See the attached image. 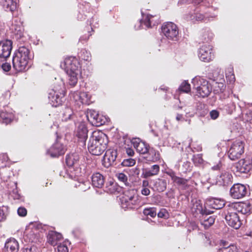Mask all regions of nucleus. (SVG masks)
<instances>
[{"label":"nucleus","mask_w":252,"mask_h":252,"mask_svg":"<svg viewBox=\"0 0 252 252\" xmlns=\"http://www.w3.org/2000/svg\"><path fill=\"white\" fill-rule=\"evenodd\" d=\"M107 143V137L104 133L94 131L90 138L88 148L92 155L99 156L106 150Z\"/></svg>","instance_id":"obj_1"},{"label":"nucleus","mask_w":252,"mask_h":252,"mask_svg":"<svg viewBox=\"0 0 252 252\" xmlns=\"http://www.w3.org/2000/svg\"><path fill=\"white\" fill-rule=\"evenodd\" d=\"M121 200L122 207L125 209H133L140 202L139 196L134 190L125 191Z\"/></svg>","instance_id":"obj_2"},{"label":"nucleus","mask_w":252,"mask_h":252,"mask_svg":"<svg viewBox=\"0 0 252 252\" xmlns=\"http://www.w3.org/2000/svg\"><path fill=\"white\" fill-rule=\"evenodd\" d=\"M192 83L199 95L202 97L208 96L212 91V87L208 82L199 76L194 77Z\"/></svg>","instance_id":"obj_3"},{"label":"nucleus","mask_w":252,"mask_h":252,"mask_svg":"<svg viewBox=\"0 0 252 252\" xmlns=\"http://www.w3.org/2000/svg\"><path fill=\"white\" fill-rule=\"evenodd\" d=\"M245 143L241 140H237L231 144L228 151V156L232 160H235L240 158L244 153Z\"/></svg>","instance_id":"obj_4"},{"label":"nucleus","mask_w":252,"mask_h":252,"mask_svg":"<svg viewBox=\"0 0 252 252\" xmlns=\"http://www.w3.org/2000/svg\"><path fill=\"white\" fill-rule=\"evenodd\" d=\"M64 93L62 87L60 89H51L48 93L50 103L53 106L57 107L62 104L64 99Z\"/></svg>","instance_id":"obj_5"},{"label":"nucleus","mask_w":252,"mask_h":252,"mask_svg":"<svg viewBox=\"0 0 252 252\" xmlns=\"http://www.w3.org/2000/svg\"><path fill=\"white\" fill-rule=\"evenodd\" d=\"M161 31L164 35L168 39L172 40H177L179 34L177 26L172 22L164 23L162 27Z\"/></svg>","instance_id":"obj_6"},{"label":"nucleus","mask_w":252,"mask_h":252,"mask_svg":"<svg viewBox=\"0 0 252 252\" xmlns=\"http://www.w3.org/2000/svg\"><path fill=\"white\" fill-rule=\"evenodd\" d=\"M63 65L66 73H80V66L78 61L74 57H68L64 61Z\"/></svg>","instance_id":"obj_7"},{"label":"nucleus","mask_w":252,"mask_h":252,"mask_svg":"<svg viewBox=\"0 0 252 252\" xmlns=\"http://www.w3.org/2000/svg\"><path fill=\"white\" fill-rule=\"evenodd\" d=\"M247 193V187L241 184H234L230 189V195L234 199H241L245 196Z\"/></svg>","instance_id":"obj_8"},{"label":"nucleus","mask_w":252,"mask_h":252,"mask_svg":"<svg viewBox=\"0 0 252 252\" xmlns=\"http://www.w3.org/2000/svg\"><path fill=\"white\" fill-rule=\"evenodd\" d=\"M225 219L229 226L236 229L239 228L242 224L240 217L235 212L228 211L225 215Z\"/></svg>","instance_id":"obj_9"},{"label":"nucleus","mask_w":252,"mask_h":252,"mask_svg":"<svg viewBox=\"0 0 252 252\" xmlns=\"http://www.w3.org/2000/svg\"><path fill=\"white\" fill-rule=\"evenodd\" d=\"M212 48L210 45H202L198 50V56L200 60L204 62H209L213 58Z\"/></svg>","instance_id":"obj_10"},{"label":"nucleus","mask_w":252,"mask_h":252,"mask_svg":"<svg viewBox=\"0 0 252 252\" xmlns=\"http://www.w3.org/2000/svg\"><path fill=\"white\" fill-rule=\"evenodd\" d=\"M117 152L114 149H109L106 151L103 157V164L104 166L108 167L112 165H116V158Z\"/></svg>","instance_id":"obj_11"},{"label":"nucleus","mask_w":252,"mask_h":252,"mask_svg":"<svg viewBox=\"0 0 252 252\" xmlns=\"http://www.w3.org/2000/svg\"><path fill=\"white\" fill-rule=\"evenodd\" d=\"M12 42L10 40L0 41V59L5 60L9 57L12 49Z\"/></svg>","instance_id":"obj_12"},{"label":"nucleus","mask_w":252,"mask_h":252,"mask_svg":"<svg viewBox=\"0 0 252 252\" xmlns=\"http://www.w3.org/2000/svg\"><path fill=\"white\" fill-rule=\"evenodd\" d=\"M65 149L61 143L57 142L49 149L47 153L51 157H58L64 154Z\"/></svg>","instance_id":"obj_13"},{"label":"nucleus","mask_w":252,"mask_h":252,"mask_svg":"<svg viewBox=\"0 0 252 252\" xmlns=\"http://www.w3.org/2000/svg\"><path fill=\"white\" fill-rule=\"evenodd\" d=\"M73 97L75 101L82 104L89 105L92 103L91 96L86 92H75Z\"/></svg>","instance_id":"obj_14"},{"label":"nucleus","mask_w":252,"mask_h":252,"mask_svg":"<svg viewBox=\"0 0 252 252\" xmlns=\"http://www.w3.org/2000/svg\"><path fill=\"white\" fill-rule=\"evenodd\" d=\"M29 61L26 59L15 56L12 60L13 66L18 71H22L26 69Z\"/></svg>","instance_id":"obj_15"},{"label":"nucleus","mask_w":252,"mask_h":252,"mask_svg":"<svg viewBox=\"0 0 252 252\" xmlns=\"http://www.w3.org/2000/svg\"><path fill=\"white\" fill-rule=\"evenodd\" d=\"M80 157L77 153L68 154L66 157V163L70 168L77 169L79 166Z\"/></svg>","instance_id":"obj_16"},{"label":"nucleus","mask_w":252,"mask_h":252,"mask_svg":"<svg viewBox=\"0 0 252 252\" xmlns=\"http://www.w3.org/2000/svg\"><path fill=\"white\" fill-rule=\"evenodd\" d=\"M75 134L79 141L84 145L88 137V129L84 123H81L78 126Z\"/></svg>","instance_id":"obj_17"},{"label":"nucleus","mask_w":252,"mask_h":252,"mask_svg":"<svg viewBox=\"0 0 252 252\" xmlns=\"http://www.w3.org/2000/svg\"><path fill=\"white\" fill-rule=\"evenodd\" d=\"M237 171L241 173H246L251 170L250 159H242L236 165Z\"/></svg>","instance_id":"obj_18"},{"label":"nucleus","mask_w":252,"mask_h":252,"mask_svg":"<svg viewBox=\"0 0 252 252\" xmlns=\"http://www.w3.org/2000/svg\"><path fill=\"white\" fill-rule=\"evenodd\" d=\"M132 143L137 152L140 154H145L149 151L148 146L145 143L140 141L139 138L133 139Z\"/></svg>","instance_id":"obj_19"},{"label":"nucleus","mask_w":252,"mask_h":252,"mask_svg":"<svg viewBox=\"0 0 252 252\" xmlns=\"http://www.w3.org/2000/svg\"><path fill=\"white\" fill-rule=\"evenodd\" d=\"M62 238L61 233L54 231H49L47 235L48 242L53 246L58 245Z\"/></svg>","instance_id":"obj_20"},{"label":"nucleus","mask_w":252,"mask_h":252,"mask_svg":"<svg viewBox=\"0 0 252 252\" xmlns=\"http://www.w3.org/2000/svg\"><path fill=\"white\" fill-rule=\"evenodd\" d=\"M198 211L200 213L203 215H206L204 217V220L202 222V224L204 226L205 228H207L211 226L213 224H214L215 222V218L214 216H209L208 217V215L212 213L213 211H208L207 209L203 210L202 207H201V209H198Z\"/></svg>","instance_id":"obj_21"},{"label":"nucleus","mask_w":252,"mask_h":252,"mask_svg":"<svg viewBox=\"0 0 252 252\" xmlns=\"http://www.w3.org/2000/svg\"><path fill=\"white\" fill-rule=\"evenodd\" d=\"M19 250L18 242L14 238H10L5 242L4 250L5 252H17Z\"/></svg>","instance_id":"obj_22"},{"label":"nucleus","mask_w":252,"mask_h":252,"mask_svg":"<svg viewBox=\"0 0 252 252\" xmlns=\"http://www.w3.org/2000/svg\"><path fill=\"white\" fill-rule=\"evenodd\" d=\"M218 180L220 185L227 186L232 183V176L230 173L224 171L220 174Z\"/></svg>","instance_id":"obj_23"},{"label":"nucleus","mask_w":252,"mask_h":252,"mask_svg":"<svg viewBox=\"0 0 252 252\" xmlns=\"http://www.w3.org/2000/svg\"><path fill=\"white\" fill-rule=\"evenodd\" d=\"M104 176L99 173H94L92 176V185L96 188H101L104 185Z\"/></svg>","instance_id":"obj_24"},{"label":"nucleus","mask_w":252,"mask_h":252,"mask_svg":"<svg viewBox=\"0 0 252 252\" xmlns=\"http://www.w3.org/2000/svg\"><path fill=\"white\" fill-rule=\"evenodd\" d=\"M236 211L242 214H250L252 209L250 202H241L236 204L234 207Z\"/></svg>","instance_id":"obj_25"},{"label":"nucleus","mask_w":252,"mask_h":252,"mask_svg":"<svg viewBox=\"0 0 252 252\" xmlns=\"http://www.w3.org/2000/svg\"><path fill=\"white\" fill-rule=\"evenodd\" d=\"M207 205L211 208L218 210L221 209L224 206L225 203L222 199L212 198L208 201Z\"/></svg>","instance_id":"obj_26"},{"label":"nucleus","mask_w":252,"mask_h":252,"mask_svg":"<svg viewBox=\"0 0 252 252\" xmlns=\"http://www.w3.org/2000/svg\"><path fill=\"white\" fill-rule=\"evenodd\" d=\"M0 3L6 11H13L17 7V3L13 0H0Z\"/></svg>","instance_id":"obj_27"},{"label":"nucleus","mask_w":252,"mask_h":252,"mask_svg":"<svg viewBox=\"0 0 252 252\" xmlns=\"http://www.w3.org/2000/svg\"><path fill=\"white\" fill-rule=\"evenodd\" d=\"M144 158L147 161L155 162L160 159V154L158 151L152 149L149 151L148 155Z\"/></svg>","instance_id":"obj_28"},{"label":"nucleus","mask_w":252,"mask_h":252,"mask_svg":"<svg viewBox=\"0 0 252 252\" xmlns=\"http://www.w3.org/2000/svg\"><path fill=\"white\" fill-rule=\"evenodd\" d=\"M30 53V51L28 48L25 46H22L19 48L18 52L16 56L29 61L31 59L32 56Z\"/></svg>","instance_id":"obj_29"},{"label":"nucleus","mask_w":252,"mask_h":252,"mask_svg":"<svg viewBox=\"0 0 252 252\" xmlns=\"http://www.w3.org/2000/svg\"><path fill=\"white\" fill-rule=\"evenodd\" d=\"M167 183L165 180L158 179L154 184V188L158 192H162L166 189Z\"/></svg>","instance_id":"obj_30"},{"label":"nucleus","mask_w":252,"mask_h":252,"mask_svg":"<svg viewBox=\"0 0 252 252\" xmlns=\"http://www.w3.org/2000/svg\"><path fill=\"white\" fill-rule=\"evenodd\" d=\"M159 171V166L155 164L153 165L151 169H146L144 173V177L146 178L150 177L157 175Z\"/></svg>","instance_id":"obj_31"},{"label":"nucleus","mask_w":252,"mask_h":252,"mask_svg":"<svg viewBox=\"0 0 252 252\" xmlns=\"http://www.w3.org/2000/svg\"><path fill=\"white\" fill-rule=\"evenodd\" d=\"M12 115L5 112H1L0 113V122L2 123L8 124L12 121Z\"/></svg>","instance_id":"obj_32"},{"label":"nucleus","mask_w":252,"mask_h":252,"mask_svg":"<svg viewBox=\"0 0 252 252\" xmlns=\"http://www.w3.org/2000/svg\"><path fill=\"white\" fill-rule=\"evenodd\" d=\"M12 30L17 38H20L23 36L24 29L23 27L21 26L13 25Z\"/></svg>","instance_id":"obj_33"},{"label":"nucleus","mask_w":252,"mask_h":252,"mask_svg":"<svg viewBox=\"0 0 252 252\" xmlns=\"http://www.w3.org/2000/svg\"><path fill=\"white\" fill-rule=\"evenodd\" d=\"M80 72L67 73L68 75V83L71 86H74L78 81V76Z\"/></svg>","instance_id":"obj_34"},{"label":"nucleus","mask_w":252,"mask_h":252,"mask_svg":"<svg viewBox=\"0 0 252 252\" xmlns=\"http://www.w3.org/2000/svg\"><path fill=\"white\" fill-rule=\"evenodd\" d=\"M154 16L150 15H146L145 17H143V19L141 21V24H144L147 28L151 27V25L153 23L152 19Z\"/></svg>","instance_id":"obj_35"},{"label":"nucleus","mask_w":252,"mask_h":252,"mask_svg":"<svg viewBox=\"0 0 252 252\" xmlns=\"http://www.w3.org/2000/svg\"><path fill=\"white\" fill-rule=\"evenodd\" d=\"M116 177L117 178L118 181L123 183L125 185H128L127 176L124 173H118L116 174Z\"/></svg>","instance_id":"obj_36"},{"label":"nucleus","mask_w":252,"mask_h":252,"mask_svg":"<svg viewBox=\"0 0 252 252\" xmlns=\"http://www.w3.org/2000/svg\"><path fill=\"white\" fill-rule=\"evenodd\" d=\"M73 114L72 109L69 107L65 108L64 112L63 113V120L67 121L71 119Z\"/></svg>","instance_id":"obj_37"},{"label":"nucleus","mask_w":252,"mask_h":252,"mask_svg":"<svg viewBox=\"0 0 252 252\" xmlns=\"http://www.w3.org/2000/svg\"><path fill=\"white\" fill-rule=\"evenodd\" d=\"M179 90L184 93H189L190 91V84L186 81H184L180 85Z\"/></svg>","instance_id":"obj_38"},{"label":"nucleus","mask_w":252,"mask_h":252,"mask_svg":"<svg viewBox=\"0 0 252 252\" xmlns=\"http://www.w3.org/2000/svg\"><path fill=\"white\" fill-rule=\"evenodd\" d=\"M143 214L145 216H150L154 218L157 215L156 209L155 208H145L143 210Z\"/></svg>","instance_id":"obj_39"},{"label":"nucleus","mask_w":252,"mask_h":252,"mask_svg":"<svg viewBox=\"0 0 252 252\" xmlns=\"http://www.w3.org/2000/svg\"><path fill=\"white\" fill-rule=\"evenodd\" d=\"M116 190V184L112 182H110L109 185L105 187V191L108 193H114Z\"/></svg>","instance_id":"obj_40"},{"label":"nucleus","mask_w":252,"mask_h":252,"mask_svg":"<svg viewBox=\"0 0 252 252\" xmlns=\"http://www.w3.org/2000/svg\"><path fill=\"white\" fill-rule=\"evenodd\" d=\"M135 160L133 158H129L124 159L122 162L123 166L130 167L132 166L135 164Z\"/></svg>","instance_id":"obj_41"},{"label":"nucleus","mask_w":252,"mask_h":252,"mask_svg":"<svg viewBox=\"0 0 252 252\" xmlns=\"http://www.w3.org/2000/svg\"><path fill=\"white\" fill-rule=\"evenodd\" d=\"M218 252H238L237 248L234 246H230L227 248L220 249Z\"/></svg>","instance_id":"obj_42"},{"label":"nucleus","mask_w":252,"mask_h":252,"mask_svg":"<svg viewBox=\"0 0 252 252\" xmlns=\"http://www.w3.org/2000/svg\"><path fill=\"white\" fill-rule=\"evenodd\" d=\"M193 161L196 165L201 164L203 162V159L202 158V155L197 154L196 155H194L193 157Z\"/></svg>","instance_id":"obj_43"},{"label":"nucleus","mask_w":252,"mask_h":252,"mask_svg":"<svg viewBox=\"0 0 252 252\" xmlns=\"http://www.w3.org/2000/svg\"><path fill=\"white\" fill-rule=\"evenodd\" d=\"M187 180L178 177L174 182L179 186L185 187L187 186Z\"/></svg>","instance_id":"obj_44"},{"label":"nucleus","mask_w":252,"mask_h":252,"mask_svg":"<svg viewBox=\"0 0 252 252\" xmlns=\"http://www.w3.org/2000/svg\"><path fill=\"white\" fill-rule=\"evenodd\" d=\"M23 252H39V251L36 246H32L25 248Z\"/></svg>","instance_id":"obj_45"},{"label":"nucleus","mask_w":252,"mask_h":252,"mask_svg":"<svg viewBox=\"0 0 252 252\" xmlns=\"http://www.w3.org/2000/svg\"><path fill=\"white\" fill-rule=\"evenodd\" d=\"M17 213L21 217H25L27 215V211L25 208L20 207L18 209Z\"/></svg>","instance_id":"obj_46"},{"label":"nucleus","mask_w":252,"mask_h":252,"mask_svg":"<svg viewBox=\"0 0 252 252\" xmlns=\"http://www.w3.org/2000/svg\"><path fill=\"white\" fill-rule=\"evenodd\" d=\"M57 248L58 252H68V248L64 244H59Z\"/></svg>","instance_id":"obj_47"},{"label":"nucleus","mask_w":252,"mask_h":252,"mask_svg":"<svg viewBox=\"0 0 252 252\" xmlns=\"http://www.w3.org/2000/svg\"><path fill=\"white\" fill-rule=\"evenodd\" d=\"M220 113L218 111L216 110H212L210 112V116L212 119L213 120H216L217 119L218 117L219 116Z\"/></svg>","instance_id":"obj_48"},{"label":"nucleus","mask_w":252,"mask_h":252,"mask_svg":"<svg viewBox=\"0 0 252 252\" xmlns=\"http://www.w3.org/2000/svg\"><path fill=\"white\" fill-rule=\"evenodd\" d=\"M88 114L90 115L91 118L93 119L94 121L99 115L98 113L94 110H90L89 112H88Z\"/></svg>","instance_id":"obj_49"},{"label":"nucleus","mask_w":252,"mask_h":252,"mask_svg":"<svg viewBox=\"0 0 252 252\" xmlns=\"http://www.w3.org/2000/svg\"><path fill=\"white\" fill-rule=\"evenodd\" d=\"M236 105L235 103L231 102L227 106V108H226L227 111L228 113L231 114L234 110H235Z\"/></svg>","instance_id":"obj_50"},{"label":"nucleus","mask_w":252,"mask_h":252,"mask_svg":"<svg viewBox=\"0 0 252 252\" xmlns=\"http://www.w3.org/2000/svg\"><path fill=\"white\" fill-rule=\"evenodd\" d=\"M150 192V188H142L141 190V194L145 196L149 195Z\"/></svg>","instance_id":"obj_51"},{"label":"nucleus","mask_w":252,"mask_h":252,"mask_svg":"<svg viewBox=\"0 0 252 252\" xmlns=\"http://www.w3.org/2000/svg\"><path fill=\"white\" fill-rule=\"evenodd\" d=\"M94 122L97 126L102 125L104 123V122L102 120L100 115L98 116Z\"/></svg>","instance_id":"obj_52"},{"label":"nucleus","mask_w":252,"mask_h":252,"mask_svg":"<svg viewBox=\"0 0 252 252\" xmlns=\"http://www.w3.org/2000/svg\"><path fill=\"white\" fill-rule=\"evenodd\" d=\"M193 18L192 19V20L195 18V20L196 21H202V20H203L205 18V17L203 15L201 14H200V13H198V14H196L195 16H193Z\"/></svg>","instance_id":"obj_53"},{"label":"nucleus","mask_w":252,"mask_h":252,"mask_svg":"<svg viewBox=\"0 0 252 252\" xmlns=\"http://www.w3.org/2000/svg\"><path fill=\"white\" fill-rule=\"evenodd\" d=\"M126 154L129 156H132L134 155V152L133 150L131 148H126Z\"/></svg>","instance_id":"obj_54"},{"label":"nucleus","mask_w":252,"mask_h":252,"mask_svg":"<svg viewBox=\"0 0 252 252\" xmlns=\"http://www.w3.org/2000/svg\"><path fill=\"white\" fill-rule=\"evenodd\" d=\"M166 214L165 210H161L159 213L158 214V218H164L165 217V215Z\"/></svg>","instance_id":"obj_55"},{"label":"nucleus","mask_w":252,"mask_h":252,"mask_svg":"<svg viewBox=\"0 0 252 252\" xmlns=\"http://www.w3.org/2000/svg\"><path fill=\"white\" fill-rule=\"evenodd\" d=\"M221 166V162L219 161L216 165L212 167V169L213 170H218L220 169Z\"/></svg>","instance_id":"obj_56"},{"label":"nucleus","mask_w":252,"mask_h":252,"mask_svg":"<svg viewBox=\"0 0 252 252\" xmlns=\"http://www.w3.org/2000/svg\"><path fill=\"white\" fill-rule=\"evenodd\" d=\"M168 174L171 177L172 180L174 182L176 180V178L178 177L176 176L175 173L174 172H170L168 173Z\"/></svg>","instance_id":"obj_57"},{"label":"nucleus","mask_w":252,"mask_h":252,"mask_svg":"<svg viewBox=\"0 0 252 252\" xmlns=\"http://www.w3.org/2000/svg\"><path fill=\"white\" fill-rule=\"evenodd\" d=\"M142 188H150L149 183L148 181L145 180L142 181Z\"/></svg>","instance_id":"obj_58"},{"label":"nucleus","mask_w":252,"mask_h":252,"mask_svg":"<svg viewBox=\"0 0 252 252\" xmlns=\"http://www.w3.org/2000/svg\"><path fill=\"white\" fill-rule=\"evenodd\" d=\"M5 218V215L3 211L0 209V221H2Z\"/></svg>","instance_id":"obj_59"},{"label":"nucleus","mask_w":252,"mask_h":252,"mask_svg":"<svg viewBox=\"0 0 252 252\" xmlns=\"http://www.w3.org/2000/svg\"><path fill=\"white\" fill-rule=\"evenodd\" d=\"M2 68L5 71H9L11 68V66L9 64H4L2 65Z\"/></svg>","instance_id":"obj_60"},{"label":"nucleus","mask_w":252,"mask_h":252,"mask_svg":"<svg viewBox=\"0 0 252 252\" xmlns=\"http://www.w3.org/2000/svg\"><path fill=\"white\" fill-rule=\"evenodd\" d=\"M183 119L184 118H183V115L182 114H178L176 117V119L178 121H182L183 120Z\"/></svg>","instance_id":"obj_61"},{"label":"nucleus","mask_w":252,"mask_h":252,"mask_svg":"<svg viewBox=\"0 0 252 252\" xmlns=\"http://www.w3.org/2000/svg\"><path fill=\"white\" fill-rule=\"evenodd\" d=\"M203 1V0H194V2L195 4H199Z\"/></svg>","instance_id":"obj_62"},{"label":"nucleus","mask_w":252,"mask_h":252,"mask_svg":"<svg viewBox=\"0 0 252 252\" xmlns=\"http://www.w3.org/2000/svg\"><path fill=\"white\" fill-rule=\"evenodd\" d=\"M250 165H251V168H252V157L250 159Z\"/></svg>","instance_id":"obj_63"},{"label":"nucleus","mask_w":252,"mask_h":252,"mask_svg":"<svg viewBox=\"0 0 252 252\" xmlns=\"http://www.w3.org/2000/svg\"><path fill=\"white\" fill-rule=\"evenodd\" d=\"M90 58V57L89 56H88L87 58L86 59H84L86 60V61H88V60H89Z\"/></svg>","instance_id":"obj_64"}]
</instances>
